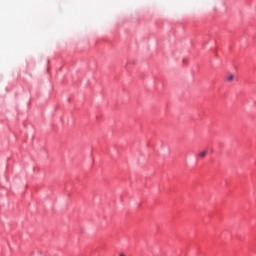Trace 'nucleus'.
Here are the masks:
<instances>
[{
	"mask_svg": "<svg viewBox=\"0 0 256 256\" xmlns=\"http://www.w3.org/2000/svg\"><path fill=\"white\" fill-rule=\"evenodd\" d=\"M226 80L228 81V83H232V81L235 80V74L228 73L227 76H226Z\"/></svg>",
	"mask_w": 256,
	"mask_h": 256,
	"instance_id": "obj_1",
	"label": "nucleus"
},
{
	"mask_svg": "<svg viewBox=\"0 0 256 256\" xmlns=\"http://www.w3.org/2000/svg\"><path fill=\"white\" fill-rule=\"evenodd\" d=\"M200 159H205V156L207 155V150L201 151L199 154Z\"/></svg>",
	"mask_w": 256,
	"mask_h": 256,
	"instance_id": "obj_2",
	"label": "nucleus"
},
{
	"mask_svg": "<svg viewBox=\"0 0 256 256\" xmlns=\"http://www.w3.org/2000/svg\"><path fill=\"white\" fill-rule=\"evenodd\" d=\"M120 256H125V254H120Z\"/></svg>",
	"mask_w": 256,
	"mask_h": 256,
	"instance_id": "obj_3",
	"label": "nucleus"
}]
</instances>
